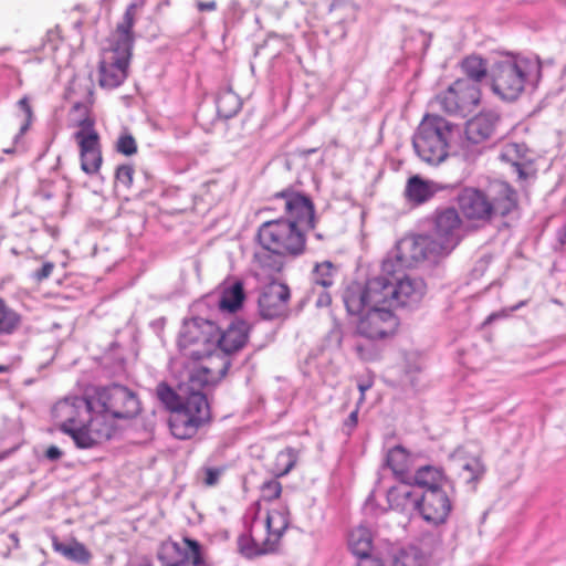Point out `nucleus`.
<instances>
[{"mask_svg":"<svg viewBox=\"0 0 566 566\" xmlns=\"http://www.w3.org/2000/svg\"><path fill=\"white\" fill-rule=\"evenodd\" d=\"M210 418L206 394L195 392L186 396L182 406L170 413L169 428L174 437L186 440L192 438Z\"/></svg>","mask_w":566,"mask_h":566,"instance_id":"9d476101","label":"nucleus"},{"mask_svg":"<svg viewBox=\"0 0 566 566\" xmlns=\"http://www.w3.org/2000/svg\"><path fill=\"white\" fill-rule=\"evenodd\" d=\"M250 326L244 321L232 323L223 333L218 328L217 346L213 360H230L229 356L244 347L249 337Z\"/></svg>","mask_w":566,"mask_h":566,"instance_id":"6ab92c4d","label":"nucleus"},{"mask_svg":"<svg viewBox=\"0 0 566 566\" xmlns=\"http://www.w3.org/2000/svg\"><path fill=\"white\" fill-rule=\"evenodd\" d=\"M226 468L224 467H203L200 470V474H202V482L207 486H214L218 484L220 476L223 474Z\"/></svg>","mask_w":566,"mask_h":566,"instance_id":"c03bdc74","label":"nucleus"},{"mask_svg":"<svg viewBox=\"0 0 566 566\" xmlns=\"http://www.w3.org/2000/svg\"><path fill=\"white\" fill-rule=\"evenodd\" d=\"M461 70L470 83H474L480 87V83L490 77V67L484 59L472 54L464 57L461 62Z\"/></svg>","mask_w":566,"mask_h":566,"instance_id":"2f4dec72","label":"nucleus"},{"mask_svg":"<svg viewBox=\"0 0 566 566\" xmlns=\"http://www.w3.org/2000/svg\"><path fill=\"white\" fill-rule=\"evenodd\" d=\"M386 465L400 482H412L415 457L402 446H395L387 451Z\"/></svg>","mask_w":566,"mask_h":566,"instance_id":"a878e982","label":"nucleus"},{"mask_svg":"<svg viewBox=\"0 0 566 566\" xmlns=\"http://www.w3.org/2000/svg\"><path fill=\"white\" fill-rule=\"evenodd\" d=\"M18 106L20 107V109L24 113L25 115V120L23 122V124L21 125L20 127V132L19 134L15 136V139H18L19 137H21L30 127L32 120H33V112H32V107L30 105V101H29V97L28 96H23L19 102H18Z\"/></svg>","mask_w":566,"mask_h":566,"instance_id":"37998d69","label":"nucleus"},{"mask_svg":"<svg viewBox=\"0 0 566 566\" xmlns=\"http://www.w3.org/2000/svg\"><path fill=\"white\" fill-rule=\"evenodd\" d=\"M506 156H507V154H506V153L501 155V157H502L503 159H504V158H506Z\"/></svg>","mask_w":566,"mask_h":566,"instance_id":"69168bd1","label":"nucleus"},{"mask_svg":"<svg viewBox=\"0 0 566 566\" xmlns=\"http://www.w3.org/2000/svg\"><path fill=\"white\" fill-rule=\"evenodd\" d=\"M371 387L370 382H364L358 385V389L360 391V398L358 400V405H360L365 399V392Z\"/></svg>","mask_w":566,"mask_h":566,"instance_id":"13d9d810","label":"nucleus"},{"mask_svg":"<svg viewBox=\"0 0 566 566\" xmlns=\"http://www.w3.org/2000/svg\"><path fill=\"white\" fill-rule=\"evenodd\" d=\"M54 269V264L51 263V262H46L44 263L41 269H39L35 273H34V277L39 281H42L44 279H48L52 271Z\"/></svg>","mask_w":566,"mask_h":566,"instance_id":"8fccbe9b","label":"nucleus"},{"mask_svg":"<svg viewBox=\"0 0 566 566\" xmlns=\"http://www.w3.org/2000/svg\"><path fill=\"white\" fill-rule=\"evenodd\" d=\"M62 455L63 452L56 446H50L45 451V458L50 461H57Z\"/></svg>","mask_w":566,"mask_h":566,"instance_id":"603ef678","label":"nucleus"},{"mask_svg":"<svg viewBox=\"0 0 566 566\" xmlns=\"http://www.w3.org/2000/svg\"><path fill=\"white\" fill-rule=\"evenodd\" d=\"M264 523L254 517L249 528L238 537V551L245 558L275 552L273 542L263 536Z\"/></svg>","mask_w":566,"mask_h":566,"instance_id":"aec40b11","label":"nucleus"},{"mask_svg":"<svg viewBox=\"0 0 566 566\" xmlns=\"http://www.w3.org/2000/svg\"><path fill=\"white\" fill-rule=\"evenodd\" d=\"M439 190L440 187L436 182L412 176L407 181L405 196L408 201L421 205L430 200Z\"/></svg>","mask_w":566,"mask_h":566,"instance_id":"c85d7f7f","label":"nucleus"},{"mask_svg":"<svg viewBox=\"0 0 566 566\" xmlns=\"http://www.w3.org/2000/svg\"><path fill=\"white\" fill-rule=\"evenodd\" d=\"M268 259H270V255L266 252L255 254L256 262H259L262 266H271V264L266 261Z\"/></svg>","mask_w":566,"mask_h":566,"instance_id":"4d7b16f0","label":"nucleus"},{"mask_svg":"<svg viewBox=\"0 0 566 566\" xmlns=\"http://www.w3.org/2000/svg\"><path fill=\"white\" fill-rule=\"evenodd\" d=\"M52 546L64 558L80 565H88L93 557L86 546L76 539L60 542L57 538H53Z\"/></svg>","mask_w":566,"mask_h":566,"instance_id":"c756f323","label":"nucleus"},{"mask_svg":"<svg viewBox=\"0 0 566 566\" xmlns=\"http://www.w3.org/2000/svg\"><path fill=\"white\" fill-rule=\"evenodd\" d=\"M115 148L119 154L125 156H133L137 153L136 140L129 133H123L119 135Z\"/></svg>","mask_w":566,"mask_h":566,"instance_id":"a19ab883","label":"nucleus"},{"mask_svg":"<svg viewBox=\"0 0 566 566\" xmlns=\"http://www.w3.org/2000/svg\"><path fill=\"white\" fill-rule=\"evenodd\" d=\"M412 482L426 490L442 489L448 480L440 468L423 465L412 474Z\"/></svg>","mask_w":566,"mask_h":566,"instance_id":"7c9ffc66","label":"nucleus"},{"mask_svg":"<svg viewBox=\"0 0 566 566\" xmlns=\"http://www.w3.org/2000/svg\"><path fill=\"white\" fill-rule=\"evenodd\" d=\"M282 492V485L279 481L272 479L264 482L261 486V497L263 501L271 502L276 500Z\"/></svg>","mask_w":566,"mask_h":566,"instance_id":"79ce46f5","label":"nucleus"},{"mask_svg":"<svg viewBox=\"0 0 566 566\" xmlns=\"http://www.w3.org/2000/svg\"><path fill=\"white\" fill-rule=\"evenodd\" d=\"M316 238H317V239H322V234H321V233H317V234H316Z\"/></svg>","mask_w":566,"mask_h":566,"instance_id":"338daca9","label":"nucleus"},{"mask_svg":"<svg viewBox=\"0 0 566 566\" xmlns=\"http://www.w3.org/2000/svg\"><path fill=\"white\" fill-rule=\"evenodd\" d=\"M289 510L285 506H281L277 510L270 511L266 518L261 520L264 523L263 536L273 542L274 551H276L281 536L289 527Z\"/></svg>","mask_w":566,"mask_h":566,"instance_id":"cd10ccee","label":"nucleus"},{"mask_svg":"<svg viewBox=\"0 0 566 566\" xmlns=\"http://www.w3.org/2000/svg\"><path fill=\"white\" fill-rule=\"evenodd\" d=\"M94 408L93 401L83 397H73L59 401L53 408V415L61 424L84 427L87 421L94 419L91 415Z\"/></svg>","mask_w":566,"mask_h":566,"instance_id":"412c9836","label":"nucleus"},{"mask_svg":"<svg viewBox=\"0 0 566 566\" xmlns=\"http://www.w3.org/2000/svg\"><path fill=\"white\" fill-rule=\"evenodd\" d=\"M275 208H282L284 217L263 222L258 240L266 251L280 256L297 258L305 252V232L315 227V210L310 197L286 188L273 195Z\"/></svg>","mask_w":566,"mask_h":566,"instance_id":"f257e3e1","label":"nucleus"},{"mask_svg":"<svg viewBox=\"0 0 566 566\" xmlns=\"http://www.w3.org/2000/svg\"><path fill=\"white\" fill-rule=\"evenodd\" d=\"M413 482H400L387 491V501L392 510L400 512H419L420 495Z\"/></svg>","mask_w":566,"mask_h":566,"instance_id":"393cba45","label":"nucleus"},{"mask_svg":"<svg viewBox=\"0 0 566 566\" xmlns=\"http://www.w3.org/2000/svg\"><path fill=\"white\" fill-rule=\"evenodd\" d=\"M20 315L0 298V335L12 334L20 325Z\"/></svg>","mask_w":566,"mask_h":566,"instance_id":"4c0bfd02","label":"nucleus"},{"mask_svg":"<svg viewBox=\"0 0 566 566\" xmlns=\"http://www.w3.org/2000/svg\"><path fill=\"white\" fill-rule=\"evenodd\" d=\"M297 452L293 448L280 451L275 458L274 472L276 476L286 475L296 464Z\"/></svg>","mask_w":566,"mask_h":566,"instance_id":"58836bf2","label":"nucleus"},{"mask_svg":"<svg viewBox=\"0 0 566 566\" xmlns=\"http://www.w3.org/2000/svg\"><path fill=\"white\" fill-rule=\"evenodd\" d=\"M355 350L357 355L365 360H371L377 356V350L374 346H365L360 343H357L355 344Z\"/></svg>","mask_w":566,"mask_h":566,"instance_id":"49530a36","label":"nucleus"},{"mask_svg":"<svg viewBox=\"0 0 566 566\" xmlns=\"http://www.w3.org/2000/svg\"><path fill=\"white\" fill-rule=\"evenodd\" d=\"M40 195L44 198V199H51L53 197L52 193L45 191V190H41Z\"/></svg>","mask_w":566,"mask_h":566,"instance_id":"680f3d73","label":"nucleus"},{"mask_svg":"<svg viewBox=\"0 0 566 566\" xmlns=\"http://www.w3.org/2000/svg\"><path fill=\"white\" fill-rule=\"evenodd\" d=\"M344 2H345V0H333V2L331 3L329 10L332 11V10L336 9Z\"/></svg>","mask_w":566,"mask_h":566,"instance_id":"052dcab7","label":"nucleus"},{"mask_svg":"<svg viewBox=\"0 0 566 566\" xmlns=\"http://www.w3.org/2000/svg\"><path fill=\"white\" fill-rule=\"evenodd\" d=\"M480 99V87L468 80L454 81L447 91L437 96V103L442 111L461 117L473 112Z\"/></svg>","mask_w":566,"mask_h":566,"instance_id":"f8f14e48","label":"nucleus"},{"mask_svg":"<svg viewBox=\"0 0 566 566\" xmlns=\"http://www.w3.org/2000/svg\"><path fill=\"white\" fill-rule=\"evenodd\" d=\"M457 202L468 220L489 221L511 213L517 207V193L506 181L493 180L483 190L463 188L457 196Z\"/></svg>","mask_w":566,"mask_h":566,"instance_id":"20e7f679","label":"nucleus"},{"mask_svg":"<svg viewBox=\"0 0 566 566\" xmlns=\"http://www.w3.org/2000/svg\"><path fill=\"white\" fill-rule=\"evenodd\" d=\"M348 545L353 554L358 558L370 555L373 548V535L370 530L365 526L353 530L348 536Z\"/></svg>","mask_w":566,"mask_h":566,"instance_id":"473e14b6","label":"nucleus"},{"mask_svg":"<svg viewBox=\"0 0 566 566\" xmlns=\"http://www.w3.org/2000/svg\"><path fill=\"white\" fill-rule=\"evenodd\" d=\"M336 274L337 269L332 262L324 261L316 263L311 273V282L313 284V289L322 287L323 290H327L328 287L333 286Z\"/></svg>","mask_w":566,"mask_h":566,"instance_id":"f704fd0d","label":"nucleus"},{"mask_svg":"<svg viewBox=\"0 0 566 566\" xmlns=\"http://www.w3.org/2000/svg\"><path fill=\"white\" fill-rule=\"evenodd\" d=\"M369 279L365 285L349 284L343 294L348 314H363L366 308H392L395 306V287L392 279L382 272Z\"/></svg>","mask_w":566,"mask_h":566,"instance_id":"423d86ee","label":"nucleus"},{"mask_svg":"<svg viewBox=\"0 0 566 566\" xmlns=\"http://www.w3.org/2000/svg\"><path fill=\"white\" fill-rule=\"evenodd\" d=\"M389 276L392 279L395 287V306L412 308L420 304L427 289L422 279L410 275L399 277L398 273Z\"/></svg>","mask_w":566,"mask_h":566,"instance_id":"4be33fe9","label":"nucleus"},{"mask_svg":"<svg viewBox=\"0 0 566 566\" xmlns=\"http://www.w3.org/2000/svg\"><path fill=\"white\" fill-rule=\"evenodd\" d=\"M133 566H153L150 559L143 558L139 563L133 565Z\"/></svg>","mask_w":566,"mask_h":566,"instance_id":"bf43d9fd","label":"nucleus"},{"mask_svg":"<svg viewBox=\"0 0 566 566\" xmlns=\"http://www.w3.org/2000/svg\"><path fill=\"white\" fill-rule=\"evenodd\" d=\"M93 402L95 408H101L113 418L129 419L140 412V401L137 395L126 386L118 384L98 389Z\"/></svg>","mask_w":566,"mask_h":566,"instance_id":"9b49d317","label":"nucleus"},{"mask_svg":"<svg viewBox=\"0 0 566 566\" xmlns=\"http://www.w3.org/2000/svg\"><path fill=\"white\" fill-rule=\"evenodd\" d=\"M423 553L416 546H408L397 552L391 566H426Z\"/></svg>","mask_w":566,"mask_h":566,"instance_id":"e433bc0d","label":"nucleus"},{"mask_svg":"<svg viewBox=\"0 0 566 566\" xmlns=\"http://www.w3.org/2000/svg\"><path fill=\"white\" fill-rule=\"evenodd\" d=\"M97 424L98 419L94 418L87 421L84 427H72L69 424H61L60 429L64 433L70 434L78 448L86 449L93 447L96 442V438H93L91 436V432H96L97 438H109L111 436V431L108 428L99 430L97 429Z\"/></svg>","mask_w":566,"mask_h":566,"instance_id":"bb28decb","label":"nucleus"},{"mask_svg":"<svg viewBox=\"0 0 566 566\" xmlns=\"http://www.w3.org/2000/svg\"><path fill=\"white\" fill-rule=\"evenodd\" d=\"M452 510V501L443 489L424 490L420 495L419 514L429 524L447 522Z\"/></svg>","mask_w":566,"mask_h":566,"instance_id":"a211bd4d","label":"nucleus"},{"mask_svg":"<svg viewBox=\"0 0 566 566\" xmlns=\"http://www.w3.org/2000/svg\"><path fill=\"white\" fill-rule=\"evenodd\" d=\"M181 546L177 542L166 541L161 543L158 551V559L163 566H185L187 562H191L193 566H201L203 558L201 555L200 544L190 538H184Z\"/></svg>","mask_w":566,"mask_h":566,"instance_id":"f3484780","label":"nucleus"},{"mask_svg":"<svg viewBox=\"0 0 566 566\" xmlns=\"http://www.w3.org/2000/svg\"><path fill=\"white\" fill-rule=\"evenodd\" d=\"M158 399L170 410V413L182 406L186 395L179 396L166 382H160L156 389Z\"/></svg>","mask_w":566,"mask_h":566,"instance_id":"ea45409f","label":"nucleus"},{"mask_svg":"<svg viewBox=\"0 0 566 566\" xmlns=\"http://www.w3.org/2000/svg\"><path fill=\"white\" fill-rule=\"evenodd\" d=\"M52 36H53V32H52V31H49V32L46 33L48 41H50V42H51V41H52Z\"/></svg>","mask_w":566,"mask_h":566,"instance_id":"0e129e2a","label":"nucleus"},{"mask_svg":"<svg viewBox=\"0 0 566 566\" xmlns=\"http://www.w3.org/2000/svg\"><path fill=\"white\" fill-rule=\"evenodd\" d=\"M243 284L240 281H235L230 286L223 289L219 301V306L223 311L230 313L237 312L244 301Z\"/></svg>","mask_w":566,"mask_h":566,"instance_id":"72a5a7b5","label":"nucleus"},{"mask_svg":"<svg viewBox=\"0 0 566 566\" xmlns=\"http://www.w3.org/2000/svg\"><path fill=\"white\" fill-rule=\"evenodd\" d=\"M357 324V333L369 340L384 339L392 336L399 325L392 308H366Z\"/></svg>","mask_w":566,"mask_h":566,"instance_id":"4468645a","label":"nucleus"},{"mask_svg":"<svg viewBox=\"0 0 566 566\" xmlns=\"http://www.w3.org/2000/svg\"><path fill=\"white\" fill-rule=\"evenodd\" d=\"M500 123L495 111H482L465 124V137L472 144H482L492 139Z\"/></svg>","mask_w":566,"mask_h":566,"instance_id":"5701e85b","label":"nucleus"},{"mask_svg":"<svg viewBox=\"0 0 566 566\" xmlns=\"http://www.w3.org/2000/svg\"><path fill=\"white\" fill-rule=\"evenodd\" d=\"M146 0H134L126 9L122 21L109 38V46L101 54L98 83L103 88L120 86L127 77L134 44L133 27L137 11Z\"/></svg>","mask_w":566,"mask_h":566,"instance_id":"f03ea898","label":"nucleus"},{"mask_svg":"<svg viewBox=\"0 0 566 566\" xmlns=\"http://www.w3.org/2000/svg\"><path fill=\"white\" fill-rule=\"evenodd\" d=\"M432 238L427 234L407 235L399 240L395 250L382 261L381 272L395 275L406 268L442 258Z\"/></svg>","mask_w":566,"mask_h":566,"instance_id":"0eeeda50","label":"nucleus"},{"mask_svg":"<svg viewBox=\"0 0 566 566\" xmlns=\"http://www.w3.org/2000/svg\"><path fill=\"white\" fill-rule=\"evenodd\" d=\"M230 365V360L224 359L218 366L214 365V360H208L206 365L186 367L184 371L186 381L180 386V390L186 396L202 392L205 388L217 384L224 377Z\"/></svg>","mask_w":566,"mask_h":566,"instance_id":"2eb2a0df","label":"nucleus"},{"mask_svg":"<svg viewBox=\"0 0 566 566\" xmlns=\"http://www.w3.org/2000/svg\"><path fill=\"white\" fill-rule=\"evenodd\" d=\"M358 422V407L349 413V416L345 419L343 424V430L346 432V434H350L354 428L357 426Z\"/></svg>","mask_w":566,"mask_h":566,"instance_id":"de8ad7c7","label":"nucleus"},{"mask_svg":"<svg viewBox=\"0 0 566 566\" xmlns=\"http://www.w3.org/2000/svg\"><path fill=\"white\" fill-rule=\"evenodd\" d=\"M72 113H78L74 119L78 129L74 133V139L80 147L81 168L87 175L96 174L102 165V150L99 135L95 129V119L90 115L88 105L82 102L74 103Z\"/></svg>","mask_w":566,"mask_h":566,"instance_id":"1a4fd4ad","label":"nucleus"},{"mask_svg":"<svg viewBox=\"0 0 566 566\" xmlns=\"http://www.w3.org/2000/svg\"><path fill=\"white\" fill-rule=\"evenodd\" d=\"M196 6H197V9L200 12L217 10V2L214 0H211V1H197Z\"/></svg>","mask_w":566,"mask_h":566,"instance_id":"864d4df0","label":"nucleus"},{"mask_svg":"<svg viewBox=\"0 0 566 566\" xmlns=\"http://www.w3.org/2000/svg\"><path fill=\"white\" fill-rule=\"evenodd\" d=\"M462 220L454 208L437 210L432 217L429 237L443 256L448 255L460 242Z\"/></svg>","mask_w":566,"mask_h":566,"instance_id":"ddd939ff","label":"nucleus"},{"mask_svg":"<svg viewBox=\"0 0 566 566\" xmlns=\"http://www.w3.org/2000/svg\"><path fill=\"white\" fill-rule=\"evenodd\" d=\"M515 166H516V170L518 172L520 178H523L525 176V174H524L521 165L520 164H515Z\"/></svg>","mask_w":566,"mask_h":566,"instance_id":"e2e57ef3","label":"nucleus"},{"mask_svg":"<svg viewBox=\"0 0 566 566\" xmlns=\"http://www.w3.org/2000/svg\"><path fill=\"white\" fill-rule=\"evenodd\" d=\"M357 566H385L382 560L371 555L358 558Z\"/></svg>","mask_w":566,"mask_h":566,"instance_id":"3c124183","label":"nucleus"},{"mask_svg":"<svg viewBox=\"0 0 566 566\" xmlns=\"http://www.w3.org/2000/svg\"><path fill=\"white\" fill-rule=\"evenodd\" d=\"M542 78V63L537 56L502 53L490 66L491 87L505 101H515L528 87L535 88Z\"/></svg>","mask_w":566,"mask_h":566,"instance_id":"7ed1b4c3","label":"nucleus"},{"mask_svg":"<svg viewBox=\"0 0 566 566\" xmlns=\"http://www.w3.org/2000/svg\"><path fill=\"white\" fill-rule=\"evenodd\" d=\"M452 464L458 470V475L472 491L486 472L485 464L478 455H467L462 448L457 449L450 457Z\"/></svg>","mask_w":566,"mask_h":566,"instance_id":"b1692460","label":"nucleus"},{"mask_svg":"<svg viewBox=\"0 0 566 566\" xmlns=\"http://www.w3.org/2000/svg\"><path fill=\"white\" fill-rule=\"evenodd\" d=\"M134 167L132 165H120L115 172L116 181L125 188H130L134 179Z\"/></svg>","mask_w":566,"mask_h":566,"instance_id":"a18cd8bd","label":"nucleus"},{"mask_svg":"<svg viewBox=\"0 0 566 566\" xmlns=\"http://www.w3.org/2000/svg\"><path fill=\"white\" fill-rule=\"evenodd\" d=\"M332 302V297H331V294L324 290L323 292H321L318 294V297L316 300V305L318 307H324V306H328Z\"/></svg>","mask_w":566,"mask_h":566,"instance_id":"5fc2aeb1","label":"nucleus"},{"mask_svg":"<svg viewBox=\"0 0 566 566\" xmlns=\"http://www.w3.org/2000/svg\"><path fill=\"white\" fill-rule=\"evenodd\" d=\"M218 326L201 317L185 319L179 332L178 347L181 358L213 360Z\"/></svg>","mask_w":566,"mask_h":566,"instance_id":"6e6552de","label":"nucleus"},{"mask_svg":"<svg viewBox=\"0 0 566 566\" xmlns=\"http://www.w3.org/2000/svg\"><path fill=\"white\" fill-rule=\"evenodd\" d=\"M526 303H527L526 301H521L516 305L512 306L509 311H501V312H497V313H492L491 315H489V317L486 318L485 323H491L494 319L500 318V317H506L510 313L521 308Z\"/></svg>","mask_w":566,"mask_h":566,"instance_id":"09e8293b","label":"nucleus"},{"mask_svg":"<svg viewBox=\"0 0 566 566\" xmlns=\"http://www.w3.org/2000/svg\"><path fill=\"white\" fill-rule=\"evenodd\" d=\"M329 337L334 338L337 346H340L342 343V331L338 326H334L329 333Z\"/></svg>","mask_w":566,"mask_h":566,"instance_id":"6e6d98bb","label":"nucleus"},{"mask_svg":"<svg viewBox=\"0 0 566 566\" xmlns=\"http://www.w3.org/2000/svg\"><path fill=\"white\" fill-rule=\"evenodd\" d=\"M291 298L290 287L282 282L273 281L265 285L259 296V312L265 319L285 317L289 313Z\"/></svg>","mask_w":566,"mask_h":566,"instance_id":"dca6fc26","label":"nucleus"},{"mask_svg":"<svg viewBox=\"0 0 566 566\" xmlns=\"http://www.w3.org/2000/svg\"><path fill=\"white\" fill-rule=\"evenodd\" d=\"M4 370H6V368L0 366V371H4Z\"/></svg>","mask_w":566,"mask_h":566,"instance_id":"774afa93","label":"nucleus"},{"mask_svg":"<svg viewBox=\"0 0 566 566\" xmlns=\"http://www.w3.org/2000/svg\"><path fill=\"white\" fill-rule=\"evenodd\" d=\"M454 125L439 115L427 114L420 122L412 139L419 158L430 165H439L449 155Z\"/></svg>","mask_w":566,"mask_h":566,"instance_id":"39448f33","label":"nucleus"},{"mask_svg":"<svg viewBox=\"0 0 566 566\" xmlns=\"http://www.w3.org/2000/svg\"><path fill=\"white\" fill-rule=\"evenodd\" d=\"M241 105L240 97L231 90H226L218 95L217 111L221 117L231 118L235 116Z\"/></svg>","mask_w":566,"mask_h":566,"instance_id":"c9c22d12","label":"nucleus"}]
</instances>
